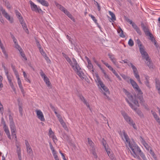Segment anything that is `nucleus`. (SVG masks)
<instances>
[{"label": "nucleus", "mask_w": 160, "mask_h": 160, "mask_svg": "<svg viewBox=\"0 0 160 160\" xmlns=\"http://www.w3.org/2000/svg\"><path fill=\"white\" fill-rule=\"evenodd\" d=\"M88 144L90 145L91 148H93L94 145V143L89 138H88Z\"/></svg>", "instance_id": "obj_33"}, {"label": "nucleus", "mask_w": 160, "mask_h": 160, "mask_svg": "<svg viewBox=\"0 0 160 160\" xmlns=\"http://www.w3.org/2000/svg\"><path fill=\"white\" fill-rule=\"evenodd\" d=\"M144 76L145 79V80L144 81L145 84L148 87L150 88L149 82V77L147 75H144Z\"/></svg>", "instance_id": "obj_16"}, {"label": "nucleus", "mask_w": 160, "mask_h": 160, "mask_svg": "<svg viewBox=\"0 0 160 160\" xmlns=\"http://www.w3.org/2000/svg\"><path fill=\"white\" fill-rule=\"evenodd\" d=\"M15 48L18 49L20 52H21V51H22V49L20 46L18 45V42H17V44H15Z\"/></svg>", "instance_id": "obj_41"}, {"label": "nucleus", "mask_w": 160, "mask_h": 160, "mask_svg": "<svg viewBox=\"0 0 160 160\" xmlns=\"http://www.w3.org/2000/svg\"><path fill=\"white\" fill-rule=\"evenodd\" d=\"M128 44L129 46L132 47L134 45V43L133 40L131 39H130L128 42Z\"/></svg>", "instance_id": "obj_40"}, {"label": "nucleus", "mask_w": 160, "mask_h": 160, "mask_svg": "<svg viewBox=\"0 0 160 160\" xmlns=\"http://www.w3.org/2000/svg\"><path fill=\"white\" fill-rule=\"evenodd\" d=\"M104 74L105 78L108 79L110 82H112V80L110 79L109 76L106 74V73H104Z\"/></svg>", "instance_id": "obj_60"}, {"label": "nucleus", "mask_w": 160, "mask_h": 160, "mask_svg": "<svg viewBox=\"0 0 160 160\" xmlns=\"http://www.w3.org/2000/svg\"><path fill=\"white\" fill-rule=\"evenodd\" d=\"M31 8L32 11L37 12L40 13L42 12V11L40 8H38L37 6L35 4L31 1H29Z\"/></svg>", "instance_id": "obj_5"}, {"label": "nucleus", "mask_w": 160, "mask_h": 160, "mask_svg": "<svg viewBox=\"0 0 160 160\" xmlns=\"http://www.w3.org/2000/svg\"><path fill=\"white\" fill-rule=\"evenodd\" d=\"M129 80L130 81V82L132 85V86L134 85L135 83H137L133 80L132 78H130Z\"/></svg>", "instance_id": "obj_55"}, {"label": "nucleus", "mask_w": 160, "mask_h": 160, "mask_svg": "<svg viewBox=\"0 0 160 160\" xmlns=\"http://www.w3.org/2000/svg\"><path fill=\"white\" fill-rule=\"evenodd\" d=\"M109 15L111 17V19L112 21H115L116 20V18L115 16L114 13L111 11H109Z\"/></svg>", "instance_id": "obj_25"}, {"label": "nucleus", "mask_w": 160, "mask_h": 160, "mask_svg": "<svg viewBox=\"0 0 160 160\" xmlns=\"http://www.w3.org/2000/svg\"><path fill=\"white\" fill-rule=\"evenodd\" d=\"M68 17L70 18L73 21L75 22V19L72 15L70 13Z\"/></svg>", "instance_id": "obj_63"}, {"label": "nucleus", "mask_w": 160, "mask_h": 160, "mask_svg": "<svg viewBox=\"0 0 160 160\" xmlns=\"http://www.w3.org/2000/svg\"><path fill=\"white\" fill-rule=\"evenodd\" d=\"M136 42L138 44L139 49H140L141 48H144V46L142 45L141 42L139 39H138L136 40Z\"/></svg>", "instance_id": "obj_21"}, {"label": "nucleus", "mask_w": 160, "mask_h": 160, "mask_svg": "<svg viewBox=\"0 0 160 160\" xmlns=\"http://www.w3.org/2000/svg\"><path fill=\"white\" fill-rule=\"evenodd\" d=\"M61 125L65 130L66 131L68 130V128L67 127L66 124L65 122H63V123H62V124H61Z\"/></svg>", "instance_id": "obj_52"}, {"label": "nucleus", "mask_w": 160, "mask_h": 160, "mask_svg": "<svg viewBox=\"0 0 160 160\" xmlns=\"http://www.w3.org/2000/svg\"><path fill=\"white\" fill-rule=\"evenodd\" d=\"M25 143L26 145L27 152L29 154L32 153L33 152L32 150L28 140H25Z\"/></svg>", "instance_id": "obj_10"}, {"label": "nucleus", "mask_w": 160, "mask_h": 160, "mask_svg": "<svg viewBox=\"0 0 160 160\" xmlns=\"http://www.w3.org/2000/svg\"><path fill=\"white\" fill-rule=\"evenodd\" d=\"M102 143L103 145L105 148H106V141L103 138L102 140Z\"/></svg>", "instance_id": "obj_62"}, {"label": "nucleus", "mask_w": 160, "mask_h": 160, "mask_svg": "<svg viewBox=\"0 0 160 160\" xmlns=\"http://www.w3.org/2000/svg\"><path fill=\"white\" fill-rule=\"evenodd\" d=\"M18 106L19 107V111L20 113L21 116L22 115V102H21L19 99H18Z\"/></svg>", "instance_id": "obj_14"}, {"label": "nucleus", "mask_w": 160, "mask_h": 160, "mask_svg": "<svg viewBox=\"0 0 160 160\" xmlns=\"http://www.w3.org/2000/svg\"><path fill=\"white\" fill-rule=\"evenodd\" d=\"M100 85L104 91L106 92H109L108 88L105 86L103 83Z\"/></svg>", "instance_id": "obj_32"}, {"label": "nucleus", "mask_w": 160, "mask_h": 160, "mask_svg": "<svg viewBox=\"0 0 160 160\" xmlns=\"http://www.w3.org/2000/svg\"><path fill=\"white\" fill-rule=\"evenodd\" d=\"M156 88L158 89L160 88V84L159 82L156 81Z\"/></svg>", "instance_id": "obj_56"}, {"label": "nucleus", "mask_w": 160, "mask_h": 160, "mask_svg": "<svg viewBox=\"0 0 160 160\" xmlns=\"http://www.w3.org/2000/svg\"><path fill=\"white\" fill-rule=\"evenodd\" d=\"M17 152L18 155V158L19 160H22L20 149L19 148L17 150Z\"/></svg>", "instance_id": "obj_36"}, {"label": "nucleus", "mask_w": 160, "mask_h": 160, "mask_svg": "<svg viewBox=\"0 0 160 160\" xmlns=\"http://www.w3.org/2000/svg\"><path fill=\"white\" fill-rule=\"evenodd\" d=\"M51 138H52L53 142H55L57 141V138L56 136L54 135L53 134L52 136H51Z\"/></svg>", "instance_id": "obj_57"}, {"label": "nucleus", "mask_w": 160, "mask_h": 160, "mask_svg": "<svg viewBox=\"0 0 160 160\" xmlns=\"http://www.w3.org/2000/svg\"><path fill=\"white\" fill-rule=\"evenodd\" d=\"M2 15L8 21H10L11 23L13 22V20L12 18H11L10 16L5 11V10L2 8L1 10Z\"/></svg>", "instance_id": "obj_6"}, {"label": "nucleus", "mask_w": 160, "mask_h": 160, "mask_svg": "<svg viewBox=\"0 0 160 160\" xmlns=\"http://www.w3.org/2000/svg\"><path fill=\"white\" fill-rule=\"evenodd\" d=\"M137 97L141 102H143V99L142 94L138 95Z\"/></svg>", "instance_id": "obj_49"}, {"label": "nucleus", "mask_w": 160, "mask_h": 160, "mask_svg": "<svg viewBox=\"0 0 160 160\" xmlns=\"http://www.w3.org/2000/svg\"><path fill=\"white\" fill-rule=\"evenodd\" d=\"M128 65L130 67L132 68V69L133 70V71H134V70H135L137 69V68L136 67L134 66L132 63L131 62L128 63Z\"/></svg>", "instance_id": "obj_31"}, {"label": "nucleus", "mask_w": 160, "mask_h": 160, "mask_svg": "<svg viewBox=\"0 0 160 160\" xmlns=\"http://www.w3.org/2000/svg\"><path fill=\"white\" fill-rule=\"evenodd\" d=\"M89 16L91 17L92 19L94 21L95 23H96L97 22V20L96 19L95 17L91 14H89Z\"/></svg>", "instance_id": "obj_46"}, {"label": "nucleus", "mask_w": 160, "mask_h": 160, "mask_svg": "<svg viewBox=\"0 0 160 160\" xmlns=\"http://www.w3.org/2000/svg\"><path fill=\"white\" fill-rule=\"evenodd\" d=\"M127 96L131 101L133 99V96L131 94V93H128V94H127Z\"/></svg>", "instance_id": "obj_42"}, {"label": "nucleus", "mask_w": 160, "mask_h": 160, "mask_svg": "<svg viewBox=\"0 0 160 160\" xmlns=\"http://www.w3.org/2000/svg\"><path fill=\"white\" fill-rule=\"evenodd\" d=\"M67 61L69 63L71 66L73 70L76 72L77 74L82 79H84V74L81 70V68L78 64L75 59L73 58H72V61L70 58L68 56L65 58Z\"/></svg>", "instance_id": "obj_2"}, {"label": "nucleus", "mask_w": 160, "mask_h": 160, "mask_svg": "<svg viewBox=\"0 0 160 160\" xmlns=\"http://www.w3.org/2000/svg\"><path fill=\"white\" fill-rule=\"evenodd\" d=\"M11 66L16 76L19 75L18 71L15 68V66L12 64Z\"/></svg>", "instance_id": "obj_28"}, {"label": "nucleus", "mask_w": 160, "mask_h": 160, "mask_svg": "<svg viewBox=\"0 0 160 160\" xmlns=\"http://www.w3.org/2000/svg\"><path fill=\"white\" fill-rule=\"evenodd\" d=\"M147 36H149V39L152 42L153 41L155 40L154 36L151 33H149V34L147 35Z\"/></svg>", "instance_id": "obj_27"}, {"label": "nucleus", "mask_w": 160, "mask_h": 160, "mask_svg": "<svg viewBox=\"0 0 160 160\" xmlns=\"http://www.w3.org/2000/svg\"><path fill=\"white\" fill-rule=\"evenodd\" d=\"M37 2L40 4H41L42 5L46 6L48 7L49 5V4L48 2L45 0H36Z\"/></svg>", "instance_id": "obj_17"}, {"label": "nucleus", "mask_w": 160, "mask_h": 160, "mask_svg": "<svg viewBox=\"0 0 160 160\" xmlns=\"http://www.w3.org/2000/svg\"><path fill=\"white\" fill-rule=\"evenodd\" d=\"M121 113L126 121L130 125H132L134 129H136L135 123H133V120L130 117L124 112H122Z\"/></svg>", "instance_id": "obj_3"}, {"label": "nucleus", "mask_w": 160, "mask_h": 160, "mask_svg": "<svg viewBox=\"0 0 160 160\" xmlns=\"http://www.w3.org/2000/svg\"><path fill=\"white\" fill-rule=\"evenodd\" d=\"M133 72L134 76L135 78L136 79H139V78H140V76L139 75L138 72L137 70V69L135 70H134V71H133Z\"/></svg>", "instance_id": "obj_30"}, {"label": "nucleus", "mask_w": 160, "mask_h": 160, "mask_svg": "<svg viewBox=\"0 0 160 160\" xmlns=\"http://www.w3.org/2000/svg\"><path fill=\"white\" fill-rule=\"evenodd\" d=\"M37 115L38 118L41 121H44L45 120L44 116L42 112L40 110H36Z\"/></svg>", "instance_id": "obj_8"}, {"label": "nucleus", "mask_w": 160, "mask_h": 160, "mask_svg": "<svg viewBox=\"0 0 160 160\" xmlns=\"http://www.w3.org/2000/svg\"><path fill=\"white\" fill-rule=\"evenodd\" d=\"M142 139L141 142L142 144L143 145L147 150L149 151L151 149V148L148 145V144L146 142L145 140L141 137Z\"/></svg>", "instance_id": "obj_11"}, {"label": "nucleus", "mask_w": 160, "mask_h": 160, "mask_svg": "<svg viewBox=\"0 0 160 160\" xmlns=\"http://www.w3.org/2000/svg\"><path fill=\"white\" fill-rule=\"evenodd\" d=\"M23 75L24 76V77L25 78V80L27 81V82H28L29 83H31V81L28 78L27 75L26 74V73L24 71H23Z\"/></svg>", "instance_id": "obj_34"}, {"label": "nucleus", "mask_w": 160, "mask_h": 160, "mask_svg": "<svg viewBox=\"0 0 160 160\" xmlns=\"http://www.w3.org/2000/svg\"><path fill=\"white\" fill-rule=\"evenodd\" d=\"M2 50V52L4 53L6 58L7 59L8 57V54L6 53L5 48L4 47H2V48H1Z\"/></svg>", "instance_id": "obj_38"}, {"label": "nucleus", "mask_w": 160, "mask_h": 160, "mask_svg": "<svg viewBox=\"0 0 160 160\" xmlns=\"http://www.w3.org/2000/svg\"><path fill=\"white\" fill-rule=\"evenodd\" d=\"M96 78L97 80L98 83V84L100 85L102 84L103 82L101 81L100 78L99 77L98 73H96Z\"/></svg>", "instance_id": "obj_29"}, {"label": "nucleus", "mask_w": 160, "mask_h": 160, "mask_svg": "<svg viewBox=\"0 0 160 160\" xmlns=\"http://www.w3.org/2000/svg\"><path fill=\"white\" fill-rule=\"evenodd\" d=\"M146 61L145 62L147 64V65L150 68H152V65L151 63V59L150 58H148V59H145Z\"/></svg>", "instance_id": "obj_23"}, {"label": "nucleus", "mask_w": 160, "mask_h": 160, "mask_svg": "<svg viewBox=\"0 0 160 160\" xmlns=\"http://www.w3.org/2000/svg\"><path fill=\"white\" fill-rule=\"evenodd\" d=\"M136 91H137V92L138 93V95L142 94V91H141V90L140 89L139 87L137 89H136Z\"/></svg>", "instance_id": "obj_47"}, {"label": "nucleus", "mask_w": 160, "mask_h": 160, "mask_svg": "<svg viewBox=\"0 0 160 160\" xmlns=\"http://www.w3.org/2000/svg\"><path fill=\"white\" fill-rule=\"evenodd\" d=\"M11 37L13 39V41L15 44H17V39H16V38H15L14 36L12 34H11Z\"/></svg>", "instance_id": "obj_51"}, {"label": "nucleus", "mask_w": 160, "mask_h": 160, "mask_svg": "<svg viewBox=\"0 0 160 160\" xmlns=\"http://www.w3.org/2000/svg\"><path fill=\"white\" fill-rule=\"evenodd\" d=\"M39 50L41 54L43 56L45 57L47 55L45 52L43 51L42 49H41Z\"/></svg>", "instance_id": "obj_54"}, {"label": "nucleus", "mask_w": 160, "mask_h": 160, "mask_svg": "<svg viewBox=\"0 0 160 160\" xmlns=\"http://www.w3.org/2000/svg\"><path fill=\"white\" fill-rule=\"evenodd\" d=\"M79 97L82 101L83 102H85L86 100L84 98L82 95H80L79 96Z\"/></svg>", "instance_id": "obj_53"}, {"label": "nucleus", "mask_w": 160, "mask_h": 160, "mask_svg": "<svg viewBox=\"0 0 160 160\" xmlns=\"http://www.w3.org/2000/svg\"><path fill=\"white\" fill-rule=\"evenodd\" d=\"M6 76L8 81L10 85L13 89V91H15V89L14 88L13 82H12V79L13 78V76L12 75H9V74L7 75Z\"/></svg>", "instance_id": "obj_9"}, {"label": "nucleus", "mask_w": 160, "mask_h": 160, "mask_svg": "<svg viewBox=\"0 0 160 160\" xmlns=\"http://www.w3.org/2000/svg\"><path fill=\"white\" fill-rule=\"evenodd\" d=\"M153 42L154 43V45L155 46V47L157 49H158L159 48H160L159 45L158 44L156 40L154 41Z\"/></svg>", "instance_id": "obj_50"}, {"label": "nucleus", "mask_w": 160, "mask_h": 160, "mask_svg": "<svg viewBox=\"0 0 160 160\" xmlns=\"http://www.w3.org/2000/svg\"><path fill=\"white\" fill-rule=\"evenodd\" d=\"M151 112L156 120L157 122L158 121L159 122L160 121V118L158 117L157 114L152 110H151Z\"/></svg>", "instance_id": "obj_20"}, {"label": "nucleus", "mask_w": 160, "mask_h": 160, "mask_svg": "<svg viewBox=\"0 0 160 160\" xmlns=\"http://www.w3.org/2000/svg\"><path fill=\"white\" fill-rule=\"evenodd\" d=\"M40 74L42 78H43V79L45 77H47L42 70H41V71L40 72Z\"/></svg>", "instance_id": "obj_43"}, {"label": "nucleus", "mask_w": 160, "mask_h": 160, "mask_svg": "<svg viewBox=\"0 0 160 160\" xmlns=\"http://www.w3.org/2000/svg\"><path fill=\"white\" fill-rule=\"evenodd\" d=\"M16 77L18 80V85H22L21 82L19 78V75H18L17 76H16Z\"/></svg>", "instance_id": "obj_48"}, {"label": "nucleus", "mask_w": 160, "mask_h": 160, "mask_svg": "<svg viewBox=\"0 0 160 160\" xmlns=\"http://www.w3.org/2000/svg\"><path fill=\"white\" fill-rule=\"evenodd\" d=\"M149 152L150 154L153 157V158H154V159L155 160H157V157L154 152L152 150V149H150Z\"/></svg>", "instance_id": "obj_35"}, {"label": "nucleus", "mask_w": 160, "mask_h": 160, "mask_svg": "<svg viewBox=\"0 0 160 160\" xmlns=\"http://www.w3.org/2000/svg\"><path fill=\"white\" fill-rule=\"evenodd\" d=\"M44 58L46 60L47 62L49 63L51 62L50 60L49 59V58L47 56V55L44 57Z\"/></svg>", "instance_id": "obj_64"}, {"label": "nucleus", "mask_w": 160, "mask_h": 160, "mask_svg": "<svg viewBox=\"0 0 160 160\" xmlns=\"http://www.w3.org/2000/svg\"><path fill=\"white\" fill-rule=\"evenodd\" d=\"M141 26L143 30L145 35L147 36L149 34V33L151 32L149 31L148 28L146 27L144 24L143 23H141Z\"/></svg>", "instance_id": "obj_13"}, {"label": "nucleus", "mask_w": 160, "mask_h": 160, "mask_svg": "<svg viewBox=\"0 0 160 160\" xmlns=\"http://www.w3.org/2000/svg\"><path fill=\"white\" fill-rule=\"evenodd\" d=\"M136 31L137 32V33L139 35H141L142 34V32L140 29L138 28H137V29H135Z\"/></svg>", "instance_id": "obj_61"}, {"label": "nucleus", "mask_w": 160, "mask_h": 160, "mask_svg": "<svg viewBox=\"0 0 160 160\" xmlns=\"http://www.w3.org/2000/svg\"><path fill=\"white\" fill-rule=\"evenodd\" d=\"M5 5L7 8L8 9H10L11 8V5L8 1H5Z\"/></svg>", "instance_id": "obj_37"}, {"label": "nucleus", "mask_w": 160, "mask_h": 160, "mask_svg": "<svg viewBox=\"0 0 160 160\" xmlns=\"http://www.w3.org/2000/svg\"><path fill=\"white\" fill-rule=\"evenodd\" d=\"M126 100L127 102L129 104L131 108L135 111L139 116L141 117L143 116V114L140 110L139 109H138L137 108H135L131 102H130L127 98H126Z\"/></svg>", "instance_id": "obj_4"}, {"label": "nucleus", "mask_w": 160, "mask_h": 160, "mask_svg": "<svg viewBox=\"0 0 160 160\" xmlns=\"http://www.w3.org/2000/svg\"><path fill=\"white\" fill-rule=\"evenodd\" d=\"M21 56L25 59V60H27L26 57H25V54L23 53L22 52V51H21V52H20Z\"/></svg>", "instance_id": "obj_59"}, {"label": "nucleus", "mask_w": 160, "mask_h": 160, "mask_svg": "<svg viewBox=\"0 0 160 160\" xmlns=\"http://www.w3.org/2000/svg\"><path fill=\"white\" fill-rule=\"evenodd\" d=\"M108 56L113 63L114 65H116V60L114 58V55L112 54H109Z\"/></svg>", "instance_id": "obj_18"}, {"label": "nucleus", "mask_w": 160, "mask_h": 160, "mask_svg": "<svg viewBox=\"0 0 160 160\" xmlns=\"http://www.w3.org/2000/svg\"><path fill=\"white\" fill-rule=\"evenodd\" d=\"M119 34V36L120 37L124 38L125 36L123 34V32L122 29L120 27H119L118 29L117 30Z\"/></svg>", "instance_id": "obj_19"}, {"label": "nucleus", "mask_w": 160, "mask_h": 160, "mask_svg": "<svg viewBox=\"0 0 160 160\" xmlns=\"http://www.w3.org/2000/svg\"><path fill=\"white\" fill-rule=\"evenodd\" d=\"M3 129L8 138L11 139V135L8 127L7 125L3 126Z\"/></svg>", "instance_id": "obj_15"}, {"label": "nucleus", "mask_w": 160, "mask_h": 160, "mask_svg": "<svg viewBox=\"0 0 160 160\" xmlns=\"http://www.w3.org/2000/svg\"><path fill=\"white\" fill-rule=\"evenodd\" d=\"M10 128L11 132H16V126L13 121H10Z\"/></svg>", "instance_id": "obj_12"}, {"label": "nucleus", "mask_w": 160, "mask_h": 160, "mask_svg": "<svg viewBox=\"0 0 160 160\" xmlns=\"http://www.w3.org/2000/svg\"><path fill=\"white\" fill-rule=\"evenodd\" d=\"M135 105H136L138 107H139V104L138 103V102L136 99H133L131 101Z\"/></svg>", "instance_id": "obj_39"}, {"label": "nucleus", "mask_w": 160, "mask_h": 160, "mask_svg": "<svg viewBox=\"0 0 160 160\" xmlns=\"http://www.w3.org/2000/svg\"><path fill=\"white\" fill-rule=\"evenodd\" d=\"M15 12L18 18H20V17H22L21 13L18 10H15Z\"/></svg>", "instance_id": "obj_44"}, {"label": "nucleus", "mask_w": 160, "mask_h": 160, "mask_svg": "<svg viewBox=\"0 0 160 160\" xmlns=\"http://www.w3.org/2000/svg\"><path fill=\"white\" fill-rule=\"evenodd\" d=\"M122 133L125 139V143L126 146L129 148L131 155L135 158H137L139 160L141 159V157L143 160H147L145 154L141 150L140 148L134 141L131 142L127 134L125 131H122Z\"/></svg>", "instance_id": "obj_1"}, {"label": "nucleus", "mask_w": 160, "mask_h": 160, "mask_svg": "<svg viewBox=\"0 0 160 160\" xmlns=\"http://www.w3.org/2000/svg\"><path fill=\"white\" fill-rule=\"evenodd\" d=\"M36 44H37V46H38V48H39V50L41 49H42L41 45L40 44V43H39V42L38 40H37L36 41Z\"/></svg>", "instance_id": "obj_58"}, {"label": "nucleus", "mask_w": 160, "mask_h": 160, "mask_svg": "<svg viewBox=\"0 0 160 160\" xmlns=\"http://www.w3.org/2000/svg\"><path fill=\"white\" fill-rule=\"evenodd\" d=\"M22 25V26L23 28V29L25 30L27 34H29V32L28 29L27 28V25L25 22L22 23H21V24Z\"/></svg>", "instance_id": "obj_22"}, {"label": "nucleus", "mask_w": 160, "mask_h": 160, "mask_svg": "<svg viewBox=\"0 0 160 160\" xmlns=\"http://www.w3.org/2000/svg\"><path fill=\"white\" fill-rule=\"evenodd\" d=\"M140 53L142 57L145 59H148L149 58V55L147 52L145 51V47L139 49Z\"/></svg>", "instance_id": "obj_7"}, {"label": "nucleus", "mask_w": 160, "mask_h": 160, "mask_svg": "<svg viewBox=\"0 0 160 160\" xmlns=\"http://www.w3.org/2000/svg\"><path fill=\"white\" fill-rule=\"evenodd\" d=\"M120 75L122 78L128 82H129V77L125 75L122 74H120Z\"/></svg>", "instance_id": "obj_26"}, {"label": "nucleus", "mask_w": 160, "mask_h": 160, "mask_svg": "<svg viewBox=\"0 0 160 160\" xmlns=\"http://www.w3.org/2000/svg\"><path fill=\"white\" fill-rule=\"evenodd\" d=\"M108 156L111 160H116L115 156L112 153H111Z\"/></svg>", "instance_id": "obj_45"}, {"label": "nucleus", "mask_w": 160, "mask_h": 160, "mask_svg": "<svg viewBox=\"0 0 160 160\" xmlns=\"http://www.w3.org/2000/svg\"><path fill=\"white\" fill-rule=\"evenodd\" d=\"M88 68L90 71H92V72H94V69L93 68V65L92 64L91 62L88 63Z\"/></svg>", "instance_id": "obj_24"}]
</instances>
